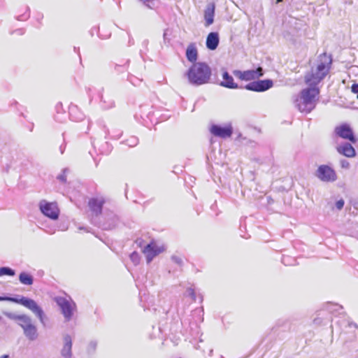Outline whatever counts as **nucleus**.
Masks as SVG:
<instances>
[{
	"mask_svg": "<svg viewBox=\"0 0 358 358\" xmlns=\"http://www.w3.org/2000/svg\"><path fill=\"white\" fill-rule=\"evenodd\" d=\"M212 76L210 67L203 62L193 64L186 72L189 83L194 86L208 83Z\"/></svg>",
	"mask_w": 358,
	"mask_h": 358,
	"instance_id": "f257e3e1",
	"label": "nucleus"
},
{
	"mask_svg": "<svg viewBox=\"0 0 358 358\" xmlns=\"http://www.w3.org/2000/svg\"><path fill=\"white\" fill-rule=\"evenodd\" d=\"M332 59L326 53H323L319 57V64L315 69H312L310 73L305 76V82L309 86L317 87V85L324 78L328 73Z\"/></svg>",
	"mask_w": 358,
	"mask_h": 358,
	"instance_id": "f03ea898",
	"label": "nucleus"
},
{
	"mask_svg": "<svg viewBox=\"0 0 358 358\" xmlns=\"http://www.w3.org/2000/svg\"><path fill=\"white\" fill-rule=\"evenodd\" d=\"M320 90L317 87L309 86L302 90L295 100V106L301 113H309L316 106V98H318Z\"/></svg>",
	"mask_w": 358,
	"mask_h": 358,
	"instance_id": "7ed1b4c3",
	"label": "nucleus"
},
{
	"mask_svg": "<svg viewBox=\"0 0 358 358\" xmlns=\"http://www.w3.org/2000/svg\"><path fill=\"white\" fill-rule=\"evenodd\" d=\"M4 301L20 304L31 311L45 324V315L42 308L32 299L27 296L16 295L15 296H4Z\"/></svg>",
	"mask_w": 358,
	"mask_h": 358,
	"instance_id": "20e7f679",
	"label": "nucleus"
},
{
	"mask_svg": "<svg viewBox=\"0 0 358 358\" xmlns=\"http://www.w3.org/2000/svg\"><path fill=\"white\" fill-rule=\"evenodd\" d=\"M55 301L59 307L62 314L63 315L66 322H69L73 315V313L76 308V303L71 299L64 296H57Z\"/></svg>",
	"mask_w": 358,
	"mask_h": 358,
	"instance_id": "39448f33",
	"label": "nucleus"
},
{
	"mask_svg": "<svg viewBox=\"0 0 358 358\" xmlns=\"http://www.w3.org/2000/svg\"><path fill=\"white\" fill-rule=\"evenodd\" d=\"M41 212L48 218L56 220L59 215V209L56 203L42 200L38 204Z\"/></svg>",
	"mask_w": 358,
	"mask_h": 358,
	"instance_id": "423d86ee",
	"label": "nucleus"
},
{
	"mask_svg": "<svg viewBox=\"0 0 358 358\" xmlns=\"http://www.w3.org/2000/svg\"><path fill=\"white\" fill-rule=\"evenodd\" d=\"M334 134L343 139L348 140L352 143H355L357 138L354 134L352 129L347 123H343L334 128Z\"/></svg>",
	"mask_w": 358,
	"mask_h": 358,
	"instance_id": "0eeeda50",
	"label": "nucleus"
},
{
	"mask_svg": "<svg viewBox=\"0 0 358 358\" xmlns=\"http://www.w3.org/2000/svg\"><path fill=\"white\" fill-rule=\"evenodd\" d=\"M315 176L322 182H334L337 179L335 171L328 165H320L317 168Z\"/></svg>",
	"mask_w": 358,
	"mask_h": 358,
	"instance_id": "6e6552de",
	"label": "nucleus"
},
{
	"mask_svg": "<svg viewBox=\"0 0 358 358\" xmlns=\"http://www.w3.org/2000/svg\"><path fill=\"white\" fill-rule=\"evenodd\" d=\"M234 75L241 80H252L259 77L263 76L264 70L262 67H258L256 69H250L247 71L235 70L233 72Z\"/></svg>",
	"mask_w": 358,
	"mask_h": 358,
	"instance_id": "1a4fd4ad",
	"label": "nucleus"
},
{
	"mask_svg": "<svg viewBox=\"0 0 358 358\" xmlns=\"http://www.w3.org/2000/svg\"><path fill=\"white\" fill-rule=\"evenodd\" d=\"M273 85V82L271 79L258 80L250 82L245 85L244 89L250 91L262 92L271 89Z\"/></svg>",
	"mask_w": 358,
	"mask_h": 358,
	"instance_id": "9d476101",
	"label": "nucleus"
},
{
	"mask_svg": "<svg viewBox=\"0 0 358 358\" xmlns=\"http://www.w3.org/2000/svg\"><path fill=\"white\" fill-rule=\"evenodd\" d=\"M3 314L10 320L17 322V324L23 329V331L31 325V318L25 314L17 315L11 312H3Z\"/></svg>",
	"mask_w": 358,
	"mask_h": 358,
	"instance_id": "9b49d317",
	"label": "nucleus"
},
{
	"mask_svg": "<svg viewBox=\"0 0 358 358\" xmlns=\"http://www.w3.org/2000/svg\"><path fill=\"white\" fill-rule=\"evenodd\" d=\"M164 250L163 246H158L155 242L148 243L143 250L145 254L148 264H150L152 259L159 254Z\"/></svg>",
	"mask_w": 358,
	"mask_h": 358,
	"instance_id": "f8f14e48",
	"label": "nucleus"
},
{
	"mask_svg": "<svg viewBox=\"0 0 358 358\" xmlns=\"http://www.w3.org/2000/svg\"><path fill=\"white\" fill-rule=\"evenodd\" d=\"M210 132L215 136L225 138L230 137L232 135L233 127L231 123H229L224 126L220 124H213L210 127Z\"/></svg>",
	"mask_w": 358,
	"mask_h": 358,
	"instance_id": "ddd939ff",
	"label": "nucleus"
},
{
	"mask_svg": "<svg viewBox=\"0 0 358 358\" xmlns=\"http://www.w3.org/2000/svg\"><path fill=\"white\" fill-rule=\"evenodd\" d=\"M104 203L102 198H92L89 200L88 206L92 213L97 216L101 213Z\"/></svg>",
	"mask_w": 358,
	"mask_h": 358,
	"instance_id": "4468645a",
	"label": "nucleus"
},
{
	"mask_svg": "<svg viewBox=\"0 0 358 358\" xmlns=\"http://www.w3.org/2000/svg\"><path fill=\"white\" fill-rule=\"evenodd\" d=\"M337 152L347 157H353L356 155V151L350 143H344L336 147Z\"/></svg>",
	"mask_w": 358,
	"mask_h": 358,
	"instance_id": "2eb2a0df",
	"label": "nucleus"
},
{
	"mask_svg": "<svg viewBox=\"0 0 358 358\" xmlns=\"http://www.w3.org/2000/svg\"><path fill=\"white\" fill-rule=\"evenodd\" d=\"M222 78L223 80L221 81L220 84L222 87L228 89L243 88L242 87H239L237 83H234L233 77L227 71L223 72Z\"/></svg>",
	"mask_w": 358,
	"mask_h": 358,
	"instance_id": "dca6fc26",
	"label": "nucleus"
},
{
	"mask_svg": "<svg viewBox=\"0 0 358 358\" xmlns=\"http://www.w3.org/2000/svg\"><path fill=\"white\" fill-rule=\"evenodd\" d=\"M220 42L219 34L217 32H210L206 38V48L210 50H215Z\"/></svg>",
	"mask_w": 358,
	"mask_h": 358,
	"instance_id": "f3484780",
	"label": "nucleus"
},
{
	"mask_svg": "<svg viewBox=\"0 0 358 358\" xmlns=\"http://www.w3.org/2000/svg\"><path fill=\"white\" fill-rule=\"evenodd\" d=\"M64 344L61 351V355L64 358H71L72 357V340L69 335L66 334L64 337Z\"/></svg>",
	"mask_w": 358,
	"mask_h": 358,
	"instance_id": "a211bd4d",
	"label": "nucleus"
},
{
	"mask_svg": "<svg viewBox=\"0 0 358 358\" xmlns=\"http://www.w3.org/2000/svg\"><path fill=\"white\" fill-rule=\"evenodd\" d=\"M215 15V5L209 3L204 10V18L206 21V26L208 27L214 22Z\"/></svg>",
	"mask_w": 358,
	"mask_h": 358,
	"instance_id": "6ab92c4d",
	"label": "nucleus"
},
{
	"mask_svg": "<svg viewBox=\"0 0 358 358\" xmlns=\"http://www.w3.org/2000/svg\"><path fill=\"white\" fill-rule=\"evenodd\" d=\"M186 57L187 59L193 64L196 63V60L198 58V51L194 43H192L188 45L186 49Z\"/></svg>",
	"mask_w": 358,
	"mask_h": 358,
	"instance_id": "aec40b11",
	"label": "nucleus"
},
{
	"mask_svg": "<svg viewBox=\"0 0 358 358\" xmlns=\"http://www.w3.org/2000/svg\"><path fill=\"white\" fill-rule=\"evenodd\" d=\"M23 333L29 341H35L38 337L37 328L34 324L26 328Z\"/></svg>",
	"mask_w": 358,
	"mask_h": 358,
	"instance_id": "412c9836",
	"label": "nucleus"
},
{
	"mask_svg": "<svg viewBox=\"0 0 358 358\" xmlns=\"http://www.w3.org/2000/svg\"><path fill=\"white\" fill-rule=\"evenodd\" d=\"M19 280L22 285H31L34 283V277L31 274L22 271L19 275Z\"/></svg>",
	"mask_w": 358,
	"mask_h": 358,
	"instance_id": "4be33fe9",
	"label": "nucleus"
},
{
	"mask_svg": "<svg viewBox=\"0 0 358 358\" xmlns=\"http://www.w3.org/2000/svg\"><path fill=\"white\" fill-rule=\"evenodd\" d=\"M15 275V271L13 268L7 266L0 267V276L9 275L13 276Z\"/></svg>",
	"mask_w": 358,
	"mask_h": 358,
	"instance_id": "5701e85b",
	"label": "nucleus"
},
{
	"mask_svg": "<svg viewBox=\"0 0 358 358\" xmlns=\"http://www.w3.org/2000/svg\"><path fill=\"white\" fill-rule=\"evenodd\" d=\"M140 256L138 255V253L137 252H133L131 255H130V259L131 260V262L135 264V265H137L139 264L140 262Z\"/></svg>",
	"mask_w": 358,
	"mask_h": 358,
	"instance_id": "b1692460",
	"label": "nucleus"
},
{
	"mask_svg": "<svg viewBox=\"0 0 358 358\" xmlns=\"http://www.w3.org/2000/svg\"><path fill=\"white\" fill-rule=\"evenodd\" d=\"M138 140L136 137L131 136L129 139L127 140V145L129 147H133L137 145Z\"/></svg>",
	"mask_w": 358,
	"mask_h": 358,
	"instance_id": "393cba45",
	"label": "nucleus"
},
{
	"mask_svg": "<svg viewBox=\"0 0 358 358\" xmlns=\"http://www.w3.org/2000/svg\"><path fill=\"white\" fill-rule=\"evenodd\" d=\"M97 343L96 341H91L87 347V351L89 353H93L96 348Z\"/></svg>",
	"mask_w": 358,
	"mask_h": 358,
	"instance_id": "a878e982",
	"label": "nucleus"
},
{
	"mask_svg": "<svg viewBox=\"0 0 358 358\" xmlns=\"http://www.w3.org/2000/svg\"><path fill=\"white\" fill-rule=\"evenodd\" d=\"M186 294L190 296L192 299V301H196V293L194 289L192 288H188L186 291Z\"/></svg>",
	"mask_w": 358,
	"mask_h": 358,
	"instance_id": "bb28decb",
	"label": "nucleus"
},
{
	"mask_svg": "<svg viewBox=\"0 0 358 358\" xmlns=\"http://www.w3.org/2000/svg\"><path fill=\"white\" fill-rule=\"evenodd\" d=\"M143 3L147 6L148 8L152 9L153 8V1L154 0H140Z\"/></svg>",
	"mask_w": 358,
	"mask_h": 358,
	"instance_id": "cd10ccee",
	"label": "nucleus"
},
{
	"mask_svg": "<svg viewBox=\"0 0 358 358\" xmlns=\"http://www.w3.org/2000/svg\"><path fill=\"white\" fill-rule=\"evenodd\" d=\"M340 164H341V166L343 168V169H349L350 167V163L348 160L346 159H341L340 161Z\"/></svg>",
	"mask_w": 358,
	"mask_h": 358,
	"instance_id": "c85d7f7f",
	"label": "nucleus"
},
{
	"mask_svg": "<svg viewBox=\"0 0 358 358\" xmlns=\"http://www.w3.org/2000/svg\"><path fill=\"white\" fill-rule=\"evenodd\" d=\"M344 203H345L344 200L341 199L336 202V204H335L336 208L338 210H341L344 206Z\"/></svg>",
	"mask_w": 358,
	"mask_h": 358,
	"instance_id": "c756f323",
	"label": "nucleus"
},
{
	"mask_svg": "<svg viewBox=\"0 0 358 358\" xmlns=\"http://www.w3.org/2000/svg\"><path fill=\"white\" fill-rule=\"evenodd\" d=\"M67 169H64V173L63 174H60L57 176V179L59 180L60 181L63 182H65L66 181V176H65V172L66 171Z\"/></svg>",
	"mask_w": 358,
	"mask_h": 358,
	"instance_id": "7c9ffc66",
	"label": "nucleus"
},
{
	"mask_svg": "<svg viewBox=\"0 0 358 358\" xmlns=\"http://www.w3.org/2000/svg\"><path fill=\"white\" fill-rule=\"evenodd\" d=\"M171 259H172V260H173L175 263H176V264H178V265H181V264H182V259H181L180 257H177V256H173V257H171Z\"/></svg>",
	"mask_w": 358,
	"mask_h": 358,
	"instance_id": "2f4dec72",
	"label": "nucleus"
},
{
	"mask_svg": "<svg viewBox=\"0 0 358 358\" xmlns=\"http://www.w3.org/2000/svg\"><path fill=\"white\" fill-rule=\"evenodd\" d=\"M351 91L355 94H358V83H354L352 85Z\"/></svg>",
	"mask_w": 358,
	"mask_h": 358,
	"instance_id": "473e14b6",
	"label": "nucleus"
},
{
	"mask_svg": "<svg viewBox=\"0 0 358 358\" xmlns=\"http://www.w3.org/2000/svg\"><path fill=\"white\" fill-rule=\"evenodd\" d=\"M0 358H10L8 355H3L0 357Z\"/></svg>",
	"mask_w": 358,
	"mask_h": 358,
	"instance_id": "72a5a7b5",
	"label": "nucleus"
},
{
	"mask_svg": "<svg viewBox=\"0 0 358 358\" xmlns=\"http://www.w3.org/2000/svg\"><path fill=\"white\" fill-rule=\"evenodd\" d=\"M348 325H349L350 327L353 326V327H357V324H355V323H352V322H350V323L349 322V323H348Z\"/></svg>",
	"mask_w": 358,
	"mask_h": 358,
	"instance_id": "f704fd0d",
	"label": "nucleus"
},
{
	"mask_svg": "<svg viewBox=\"0 0 358 358\" xmlns=\"http://www.w3.org/2000/svg\"><path fill=\"white\" fill-rule=\"evenodd\" d=\"M282 1L283 0H275V3L278 4V3H280V2H282Z\"/></svg>",
	"mask_w": 358,
	"mask_h": 358,
	"instance_id": "c9c22d12",
	"label": "nucleus"
},
{
	"mask_svg": "<svg viewBox=\"0 0 358 358\" xmlns=\"http://www.w3.org/2000/svg\"><path fill=\"white\" fill-rule=\"evenodd\" d=\"M4 301V296H0V301Z\"/></svg>",
	"mask_w": 358,
	"mask_h": 358,
	"instance_id": "e433bc0d",
	"label": "nucleus"
},
{
	"mask_svg": "<svg viewBox=\"0 0 358 358\" xmlns=\"http://www.w3.org/2000/svg\"><path fill=\"white\" fill-rule=\"evenodd\" d=\"M314 322L317 324V323H318V322H317V319H315V320H314Z\"/></svg>",
	"mask_w": 358,
	"mask_h": 358,
	"instance_id": "4c0bfd02",
	"label": "nucleus"
},
{
	"mask_svg": "<svg viewBox=\"0 0 358 358\" xmlns=\"http://www.w3.org/2000/svg\"><path fill=\"white\" fill-rule=\"evenodd\" d=\"M335 306H337V307H338L339 308H342V306H341L335 305Z\"/></svg>",
	"mask_w": 358,
	"mask_h": 358,
	"instance_id": "58836bf2",
	"label": "nucleus"
},
{
	"mask_svg": "<svg viewBox=\"0 0 358 358\" xmlns=\"http://www.w3.org/2000/svg\"><path fill=\"white\" fill-rule=\"evenodd\" d=\"M104 229H110V226H109L108 227H106Z\"/></svg>",
	"mask_w": 358,
	"mask_h": 358,
	"instance_id": "ea45409f",
	"label": "nucleus"
},
{
	"mask_svg": "<svg viewBox=\"0 0 358 358\" xmlns=\"http://www.w3.org/2000/svg\"><path fill=\"white\" fill-rule=\"evenodd\" d=\"M1 320V317L0 316V320Z\"/></svg>",
	"mask_w": 358,
	"mask_h": 358,
	"instance_id": "a19ab883",
	"label": "nucleus"
},
{
	"mask_svg": "<svg viewBox=\"0 0 358 358\" xmlns=\"http://www.w3.org/2000/svg\"><path fill=\"white\" fill-rule=\"evenodd\" d=\"M357 98H358V94H357Z\"/></svg>",
	"mask_w": 358,
	"mask_h": 358,
	"instance_id": "79ce46f5",
	"label": "nucleus"
}]
</instances>
